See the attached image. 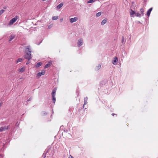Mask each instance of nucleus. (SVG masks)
I'll return each mask as SVG.
<instances>
[{"mask_svg":"<svg viewBox=\"0 0 158 158\" xmlns=\"http://www.w3.org/2000/svg\"><path fill=\"white\" fill-rule=\"evenodd\" d=\"M26 49L28 51V52H26V55L24 56V57L25 59L28 60H30L32 58V56L31 54V52L30 50V47L27 46L26 47Z\"/></svg>","mask_w":158,"mask_h":158,"instance_id":"1","label":"nucleus"},{"mask_svg":"<svg viewBox=\"0 0 158 158\" xmlns=\"http://www.w3.org/2000/svg\"><path fill=\"white\" fill-rule=\"evenodd\" d=\"M50 150L49 149L46 150L45 152H44V153L43 154L42 157L43 158H45L46 155H47V157H49L50 156H51V155L52 156V154L51 155V154L50 153Z\"/></svg>","mask_w":158,"mask_h":158,"instance_id":"2","label":"nucleus"},{"mask_svg":"<svg viewBox=\"0 0 158 158\" xmlns=\"http://www.w3.org/2000/svg\"><path fill=\"white\" fill-rule=\"evenodd\" d=\"M56 89L55 88L53 89L52 91V100L53 102L54 103H55L56 102Z\"/></svg>","mask_w":158,"mask_h":158,"instance_id":"3","label":"nucleus"},{"mask_svg":"<svg viewBox=\"0 0 158 158\" xmlns=\"http://www.w3.org/2000/svg\"><path fill=\"white\" fill-rule=\"evenodd\" d=\"M18 18L19 17L17 16H16L15 17L12 19L10 21L9 24L10 25H12L16 21Z\"/></svg>","mask_w":158,"mask_h":158,"instance_id":"4","label":"nucleus"},{"mask_svg":"<svg viewBox=\"0 0 158 158\" xmlns=\"http://www.w3.org/2000/svg\"><path fill=\"white\" fill-rule=\"evenodd\" d=\"M45 73V71L44 70H42L41 72H39L37 74L36 77L39 78L42 75H44Z\"/></svg>","mask_w":158,"mask_h":158,"instance_id":"5","label":"nucleus"},{"mask_svg":"<svg viewBox=\"0 0 158 158\" xmlns=\"http://www.w3.org/2000/svg\"><path fill=\"white\" fill-rule=\"evenodd\" d=\"M129 13L131 17H134L135 16V13L132 9H130Z\"/></svg>","mask_w":158,"mask_h":158,"instance_id":"6","label":"nucleus"},{"mask_svg":"<svg viewBox=\"0 0 158 158\" xmlns=\"http://www.w3.org/2000/svg\"><path fill=\"white\" fill-rule=\"evenodd\" d=\"M118 61V58L117 57L115 56L113 60L112 61V63L114 65H116L117 64V61Z\"/></svg>","mask_w":158,"mask_h":158,"instance_id":"7","label":"nucleus"},{"mask_svg":"<svg viewBox=\"0 0 158 158\" xmlns=\"http://www.w3.org/2000/svg\"><path fill=\"white\" fill-rule=\"evenodd\" d=\"M9 127V126L2 127L0 128V132L2 131L7 130Z\"/></svg>","mask_w":158,"mask_h":158,"instance_id":"8","label":"nucleus"},{"mask_svg":"<svg viewBox=\"0 0 158 158\" xmlns=\"http://www.w3.org/2000/svg\"><path fill=\"white\" fill-rule=\"evenodd\" d=\"M83 40L82 39H79L78 41L77 44L79 47H80L82 45Z\"/></svg>","mask_w":158,"mask_h":158,"instance_id":"9","label":"nucleus"},{"mask_svg":"<svg viewBox=\"0 0 158 158\" xmlns=\"http://www.w3.org/2000/svg\"><path fill=\"white\" fill-rule=\"evenodd\" d=\"M77 20V17H75L74 18H71L70 19V21L71 23H73L76 21Z\"/></svg>","mask_w":158,"mask_h":158,"instance_id":"10","label":"nucleus"},{"mask_svg":"<svg viewBox=\"0 0 158 158\" xmlns=\"http://www.w3.org/2000/svg\"><path fill=\"white\" fill-rule=\"evenodd\" d=\"M152 8H150L147 11V15L148 16H150V14L151 12V11H152Z\"/></svg>","mask_w":158,"mask_h":158,"instance_id":"11","label":"nucleus"},{"mask_svg":"<svg viewBox=\"0 0 158 158\" xmlns=\"http://www.w3.org/2000/svg\"><path fill=\"white\" fill-rule=\"evenodd\" d=\"M88 97H87L85 98L84 99V104L83 106V108L84 107L85 105H86L87 104V101L88 100Z\"/></svg>","mask_w":158,"mask_h":158,"instance_id":"12","label":"nucleus"},{"mask_svg":"<svg viewBox=\"0 0 158 158\" xmlns=\"http://www.w3.org/2000/svg\"><path fill=\"white\" fill-rule=\"evenodd\" d=\"M63 3H60L56 6L57 9H60L63 6Z\"/></svg>","mask_w":158,"mask_h":158,"instance_id":"13","label":"nucleus"},{"mask_svg":"<svg viewBox=\"0 0 158 158\" xmlns=\"http://www.w3.org/2000/svg\"><path fill=\"white\" fill-rule=\"evenodd\" d=\"M52 64V63L51 62H49L44 67V68L45 69H46L48 68V67H50L51 64Z\"/></svg>","mask_w":158,"mask_h":158,"instance_id":"14","label":"nucleus"},{"mask_svg":"<svg viewBox=\"0 0 158 158\" xmlns=\"http://www.w3.org/2000/svg\"><path fill=\"white\" fill-rule=\"evenodd\" d=\"M136 16L137 17H140L142 16V15L139 13V12H137L135 13V16Z\"/></svg>","mask_w":158,"mask_h":158,"instance_id":"15","label":"nucleus"},{"mask_svg":"<svg viewBox=\"0 0 158 158\" xmlns=\"http://www.w3.org/2000/svg\"><path fill=\"white\" fill-rule=\"evenodd\" d=\"M25 70V68L24 67H23L22 68H21L19 69V72L22 73Z\"/></svg>","mask_w":158,"mask_h":158,"instance_id":"16","label":"nucleus"},{"mask_svg":"<svg viewBox=\"0 0 158 158\" xmlns=\"http://www.w3.org/2000/svg\"><path fill=\"white\" fill-rule=\"evenodd\" d=\"M101 65L100 64H98L95 68V70H98L101 68Z\"/></svg>","mask_w":158,"mask_h":158,"instance_id":"17","label":"nucleus"},{"mask_svg":"<svg viewBox=\"0 0 158 158\" xmlns=\"http://www.w3.org/2000/svg\"><path fill=\"white\" fill-rule=\"evenodd\" d=\"M23 59L22 58H19L16 61V63L17 64L19 62L22 61L23 60Z\"/></svg>","mask_w":158,"mask_h":158,"instance_id":"18","label":"nucleus"},{"mask_svg":"<svg viewBox=\"0 0 158 158\" xmlns=\"http://www.w3.org/2000/svg\"><path fill=\"white\" fill-rule=\"evenodd\" d=\"M106 22H107V21L106 20V19L103 20L101 23V25H104L106 23Z\"/></svg>","mask_w":158,"mask_h":158,"instance_id":"19","label":"nucleus"},{"mask_svg":"<svg viewBox=\"0 0 158 158\" xmlns=\"http://www.w3.org/2000/svg\"><path fill=\"white\" fill-rule=\"evenodd\" d=\"M140 11L141 12V14L142 15V16H143L144 14V9L143 8H141L140 9Z\"/></svg>","mask_w":158,"mask_h":158,"instance_id":"20","label":"nucleus"},{"mask_svg":"<svg viewBox=\"0 0 158 158\" xmlns=\"http://www.w3.org/2000/svg\"><path fill=\"white\" fill-rule=\"evenodd\" d=\"M15 37V35H11L10 38L9 39V41H11Z\"/></svg>","mask_w":158,"mask_h":158,"instance_id":"21","label":"nucleus"},{"mask_svg":"<svg viewBox=\"0 0 158 158\" xmlns=\"http://www.w3.org/2000/svg\"><path fill=\"white\" fill-rule=\"evenodd\" d=\"M42 63L41 62H39L37 63L36 65V66L37 67H39L42 65Z\"/></svg>","mask_w":158,"mask_h":158,"instance_id":"22","label":"nucleus"},{"mask_svg":"<svg viewBox=\"0 0 158 158\" xmlns=\"http://www.w3.org/2000/svg\"><path fill=\"white\" fill-rule=\"evenodd\" d=\"M58 19V16H53L52 18V19L53 20H56Z\"/></svg>","mask_w":158,"mask_h":158,"instance_id":"23","label":"nucleus"},{"mask_svg":"<svg viewBox=\"0 0 158 158\" xmlns=\"http://www.w3.org/2000/svg\"><path fill=\"white\" fill-rule=\"evenodd\" d=\"M101 15V12H99L96 14V16L97 17L100 16Z\"/></svg>","mask_w":158,"mask_h":158,"instance_id":"24","label":"nucleus"},{"mask_svg":"<svg viewBox=\"0 0 158 158\" xmlns=\"http://www.w3.org/2000/svg\"><path fill=\"white\" fill-rule=\"evenodd\" d=\"M95 1L94 0H89L87 2V3H91Z\"/></svg>","mask_w":158,"mask_h":158,"instance_id":"25","label":"nucleus"},{"mask_svg":"<svg viewBox=\"0 0 158 158\" xmlns=\"http://www.w3.org/2000/svg\"><path fill=\"white\" fill-rule=\"evenodd\" d=\"M5 10H0V15H1L4 12Z\"/></svg>","mask_w":158,"mask_h":158,"instance_id":"26","label":"nucleus"},{"mask_svg":"<svg viewBox=\"0 0 158 158\" xmlns=\"http://www.w3.org/2000/svg\"><path fill=\"white\" fill-rule=\"evenodd\" d=\"M42 115H45L47 114V113L45 111H43L42 113Z\"/></svg>","mask_w":158,"mask_h":158,"instance_id":"27","label":"nucleus"},{"mask_svg":"<svg viewBox=\"0 0 158 158\" xmlns=\"http://www.w3.org/2000/svg\"><path fill=\"white\" fill-rule=\"evenodd\" d=\"M124 41V38L123 36L122 37V43H123Z\"/></svg>","mask_w":158,"mask_h":158,"instance_id":"28","label":"nucleus"},{"mask_svg":"<svg viewBox=\"0 0 158 158\" xmlns=\"http://www.w3.org/2000/svg\"><path fill=\"white\" fill-rule=\"evenodd\" d=\"M68 158H74L72 156L70 155Z\"/></svg>","mask_w":158,"mask_h":158,"instance_id":"29","label":"nucleus"},{"mask_svg":"<svg viewBox=\"0 0 158 158\" xmlns=\"http://www.w3.org/2000/svg\"><path fill=\"white\" fill-rule=\"evenodd\" d=\"M63 18H61L60 19V21L61 22H62L63 21Z\"/></svg>","mask_w":158,"mask_h":158,"instance_id":"30","label":"nucleus"},{"mask_svg":"<svg viewBox=\"0 0 158 158\" xmlns=\"http://www.w3.org/2000/svg\"><path fill=\"white\" fill-rule=\"evenodd\" d=\"M32 98H30L28 100V101H30L31 100Z\"/></svg>","mask_w":158,"mask_h":158,"instance_id":"31","label":"nucleus"},{"mask_svg":"<svg viewBox=\"0 0 158 158\" xmlns=\"http://www.w3.org/2000/svg\"><path fill=\"white\" fill-rule=\"evenodd\" d=\"M29 62L28 61H27V62L26 63V64L27 65V64H29Z\"/></svg>","mask_w":158,"mask_h":158,"instance_id":"32","label":"nucleus"},{"mask_svg":"<svg viewBox=\"0 0 158 158\" xmlns=\"http://www.w3.org/2000/svg\"><path fill=\"white\" fill-rule=\"evenodd\" d=\"M2 103H0V106H1L2 105Z\"/></svg>","mask_w":158,"mask_h":158,"instance_id":"33","label":"nucleus"},{"mask_svg":"<svg viewBox=\"0 0 158 158\" xmlns=\"http://www.w3.org/2000/svg\"><path fill=\"white\" fill-rule=\"evenodd\" d=\"M112 115L113 116H114V115H115V114H114V113H113V114H112Z\"/></svg>","mask_w":158,"mask_h":158,"instance_id":"34","label":"nucleus"},{"mask_svg":"<svg viewBox=\"0 0 158 158\" xmlns=\"http://www.w3.org/2000/svg\"><path fill=\"white\" fill-rule=\"evenodd\" d=\"M3 8L4 9H6V7H3Z\"/></svg>","mask_w":158,"mask_h":158,"instance_id":"35","label":"nucleus"},{"mask_svg":"<svg viewBox=\"0 0 158 158\" xmlns=\"http://www.w3.org/2000/svg\"><path fill=\"white\" fill-rule=\"evenodd\" d=\"M46 0H42L43 1H46Z\"/></svg>","mask_w":158,"mask_h":158,"instance_id":"36","label":"nucleus"}]
</instances>
